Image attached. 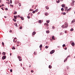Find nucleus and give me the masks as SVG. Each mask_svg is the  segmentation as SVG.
<instances>
[{"instance_id": "4c0bfd02", "label": "nucleus", "mask_w": 75, "mask_h": 75, "mask_svg": "<svg viewBox=\"0 0 75 75\" xmlns=\"http://www.w3.org/2000/svg\"><path fill=\"white\" fill-rule=\"evenodd\" d=\"M10 71L11 72H12L13 71V70H12V69H11L10 70Z\"/></svg>"}, {"instance_id": "4be33fe9", "label": "nucleus", "mask_w": 75, "mask_h": 75, "mask_svg": "<svg viewBox=\"0 0 75 75\" xmlns=\"http://www.w3.org/2000/svg\"><path fill=\"white\" fill-rule=\"evenodd\" d=\"M13 20L14 21H15V22H16V20L15 19H13Z\"/></svg>"}, {"instance_id": "13d9d810", "label": "nucleus", "mask_w": 75, "mask_h": 75, "mask_svg": "<svg viewBox=\"0 0 75 75\" xmlns=\"http://www.w3.org/2000/svg\"><path fill=\"white\" fill-rule=\"evenodd\" d=\"M37 14H40V12H38V13H37Z\"/></svg>"}, {"instance_id": "9b49d317", "label": "nucleus", "mask_w": 75, "mask_h": 75, "mask_svg": "<svg viewBox=\"0 0 75 75\" xmlns=\"http://www.w3.org/2000/svg\"><path fill=\"white\" fill-rule=\"evenodd\" d=\"M62 14H63V15H65L66 14V13H65V12H64V13H62Z\"/></svg>"}, {"instance_id": "9d476101", "label": "nucleus", "mask_w": 75, "mask_h": 75, "mask_svg": "<svg viewBox=\"0 0 75 75\" xmlns=\"http://www.w3.org/2000/svg\"><path fill=\"white\" fill-rule=\"evenodd\" d=\"M46 33L47 34H48L50 33V31H49V30L46 31Z\"/></svg>"}, {"instance_id": "0eeeda50", "label": "nucleus", "mask_w": 75, "mask_h": 75, "mask_svg": "<svg viewBox=\"0 0 75 75\" xmlns=\"http://www.w3.org/2000/svg\"><path fill=\"white\" fill-rule=\"evenodd\" d=\"M68 58V57H67L64 60V62H65V61H67V59Z\"/></svg>"}, {"instance_id": "052dcab7", "label": "nucleus", "mask_w": 75, "mask_h": 75, "mask_svg": "<svg viewBox=\"0 0 75 75\" xmlns=\"http://www.w3.org/2000/svg\"><path fill=\"white\" fill-rule=\"evenodd\" d=\"M64 0H60L61 1H63Z\"/></svg>"}, {"instance_id": "a211bd4d", "label": "nucleus", "mask_w": 75, "mask_h": 75, "mask_svg": "<svg viewBox=\"0 0 75 75\" xmlns=\"http://www.w3.org/2000/svg\"><path fill=\"white\" fill-rule=\"evenodd\" d=\"M15 49H16V48H15V47H14L13 46L12 47V50H15Z\"/></svg>"}, {"instance_id": "603ef678", "label": "nucleus", "mask_w": 75, "mask_h": 75, "mask_svg": "<svg viewBox=\"0 0 75 75\" xmlns=\"http://www.w3.org/2000/svg\"><path fill=\"white\" fill-rule=\"evenodd\" d=\"M1 8L2 10H4V8Z\"/></svg>"}, {"instance_id": "09e8293b", "label": "nucleus", "mask_w": 75, "mask_h": 75, "mask_svg": "<svg viewBox=\"0 0 75 75\" xmlns=\"http://www.w3.org/2000/svg\"><path fill=\"white\" fill-rule=\"evenodd\" d=\"M64 33H67V31L65 30V32H64Z\"/></svg>"}, {"instance_id": "c9c22d12", "label": "nucleus", "mask_w": 75, "mask_h": 75, "mask_svg": "<svg viewBox=\"0 0 75 75\" xmlns=\"http://www.w3.org/2000/svg\"><path fill=\"white\" fill-rule=\"evenodd\" d=\"M62 47H65V44H63L62 45Z\"/></svg>"}, {"instance_id": "f03ea898", "label": "nucleus", "mask_w": 75, "mask_h": 75, "mask_svg": "<svg viewBox=\"0 0 75 75\" xmlns=\"http://www.w3.org/2000/svg\"><path fill=\"white\" fill-rule=\"evenodd\" d=\"M55 52V50H53L51 51L50 52V54H52L53 53H54V52Z\"/></svg>"}, {"instance_id": "c756f323", "label": "nucleus", "mask_w": 75, "mask_h": 75, "mask_svg": "<svg viewBox=\"0 0 75 75\" xmlns=\"http://www.w3.org/2000/svg\"><path fill=\"white\" fill-rule=\"evenodd\" d=\"M45 48H46V49H47V48H48V46H46L45 47Z\"/></svg>"}, {"instance_id": "69168bd1", "label": "nucleus", "mask_w": 75, "mask_h": 75, "mask_svg": "<svg viewBox=\"0 0 75 75\" xmlns=\"http://www.w3.org/2000/svg\"><path fill=\"white\" fill-rule=\"evenodd\" d=\"M67 69H68L69 67H68V66H67Z\"/></svg>"}, {"instance_id": "7ed1b4c3", "label": "nucleus", "mask_w": 75, "mask_h": 75, "mask_svg": "<svg viewBox=\"0 0 75 75\" xmlns=\"http://www.w3.org/2000/svg\"><path fill=\"white\" fill-rule=\"evenodd\" d=\"M6 56H4L2 57V59L3 60H4V59H6Z\"/></svg>"}, {"instance_id": "412c9836", "label": "nucleus", "mask_w": 75, "mask_h": 75, "mask_svg": "<svg viewBox=\"0 0 75 75\" xmlns=\"http://www.w3.org/2000/svg\"><path fill=\"white\" fill-rule=\"evenodd\" d=\"M38 22L39 23H41V20H39V21H38Z\"/></svg>"}, {"instance_id": "f8f14e48", "label": "nucleus", "mask_w": 75, "mask_h": 75, "mask_svg": "<svg viewBox=\"0 0 75 75\" xmlns=\"http://www.w3.org/2000/svg\"><path fill=\"white\" fill-rule=\"evenodd\" d=\"M52 40H55V38H54V36H52Z\"/></svg>"}, {"instance_id": "ddd939ff", "label": "nucleus", "mask_w": 75, "mask_h": 75, "mask_svg": "<svg viewBox=\"0 0 75 75\" xmlns=\"http://www.w3.org/2000/svg\"><path fill=\"white\" fill-rule=\"evenodd\" d=\"M14 24L15 26H16V27H18V26H17V23H15Z\"/></svg>"}, {"instance_id": "a19ab883", "label": "nucleus", "mask_w": 75, "mask_h": 75, "mask_svg": "<svg viewBox=\"0 0 75 75\" xmlns=\"http://www.w3.org/2000/svg\"><path fill=\"white\" fill-rule=\"evenodd\" d=\"M5 10H6V11H7V10H8V8H5Z\"/></svg>"}, {"instance_id": "49530a36", "label": "nucleus", "mask_w": 75, "mask_h": 75, "mask_svg": "<svg viewBox=\"0 0 75 75\" xmlns=\"http://www.w3.org/2000/svg\"><path fill=\"white\" fill-rule=\"evenodd\" d=\"M20 29H22V27L21 26L20 28Z\"/></svg>"}, {"instance_id": "0e129e2a", "label": "nucleus", "mask_w": 75, "mask_h": 75, "mask_svg": "<svg viewBox=\"0 0 75 75\" xmlns=\"http://www.w3.org/2000/svg\"><path fill=\"white\" fill-rule=\"evenodd\" d=\"M70 55L68 56H67L68 58V57H70Z\"/></svg>"}, {"instance_id": "423d86ee", "label": "nucleus", "mask_w": 75, "mask_h": 75, "mask_svg": "<svg viewBox=\"0 0 75 75\" xmlns=\"http://www.w3.org/2000/svg\"><path fill=\"white\" fill-rule=\"evenodd\" d=\"M71 45L72 46H74L75 45V43L74 42H72L71 43Z\"/></svg>"}, {"instance_id": "a878e982", "label": "nucleus", "mask_w": 75, "mask_h": 75, "mask_svg": "<svg viewBox=\"0 0 75 75\" xmlns=\"http://www.w3.org/2000/svg\"><path fill=\"white\" fill-rule=\"evenodd\" d=\"M18 59H21V57H20V56H18Z\"/></svg>"}, {"instance_id": "473e14b6", "label": "nucleus", "mask_w": 75, "mask_h": 75, "mask_svg": "<svg viewBox=\"0 0 75 75\" xmlns=\"http://www.w3.org/2000/svg\"><path fill=\"white\" fill-rule=\"evenodd\" d=\"M33 13H35V11H34L32 12Z\"/></svg>"}, {"instance_id": "bb28decb", "label": "nucleus", "mask_w": 75, "mask_h": 75, "mask_svg": "<svg viewBox=\"0 0 75 75\" xmlns=\"http://www.w3.org/2000/svg\"><path fill=\"white\" fill-rule=\"evenodd\" d=\"M38 11V9H37L35 10V12H37Z\"/></svg>"}, {"instance_id": "393cba45", "label": "nucleus", "mask_w": 75, "mask_h": 75, "mask_svg": "<svg viewBox=\"0 0 75 75\" xmlns=\"http://www.w3.org/2000/svg\"><path fill=\"white\" fill-rule=\"evenodd\" d=\"M14 17L15 19H17V17L15 16H14Z\"/></svg>"}, {"instance_id": "58836bf2", "label": "nucleus", "mask_w": 75, "mask_h": 75, "mask_svg": "<svg viewBox=\"0 0 75 75\" xmlns=\"http://www.w3.org/2000/svg\"><path fill=\"white\" fill-rule=\"evenodd\" d=\"M31 72L32 73H33V72H34V71L33 70H31Z\"/></svg>"}, {"instance_id": "c85d7f7f", "label": "nucleus", "mask_w": 75, "mask_h": 75, "mask_svg": "<svg viewBox=\"0 0 75 75\" xmlns=\"http://www.w3.org/2000/svg\"><path fill=\"white\" fill-rule=\"evenodd\" d=\"M17 14V11L14 12V13H13V14Z\"/></svg>"}, {"instance_id": "20e7f679", "label": "nucleus", "mask_w": 75, "mask_h": 75, "mask_svg": "<svg viewBox=\"0 0 75 75\" xmlns=\"http://www.w3.org/2000/svg\"><path fill=\"white\" fill-rule=\"evenodd\" d=\"M20 18L21 19V20H24V17L22 16L20 17Z\"/></svg>"}, {"instance_id": "f3484780", "label": "nucleus", "mask_w": 75, "mask_h": 75, "mask_svg": "<svg viewBox=\"0 0 75 75\" xmlns=\"http://www.w3.org/2000/svg\"><path fill=\"white\" fill-rule=\"evenodd\" d=\"M2 54H3V55H5L6 54V52H3L2 53Z\"/></svg>"}, {"instance_id": "7c9ffc66", "label": "nucleus", "mask_w": 75, "mask_h": 75, "mask_svg": "<svg viewBox=\"0 0 75 75\" xmlns=\"http://www.w3.org/2000/svg\"><path fill=\"white\" fill-rule=\"evenodd\" d=\"M61 10H62V11H64V8H62L61 9Z\"/></svg>"}, {"instance_id": "bf43d9fd", "label": "nucleus", "mask_w": 75, "mask_h": 75, "mask_svg": "<svg viewBox=\"0 0 75 75\" xmlns=\"http://www.w3.org/2000/svg\"><path fill=\"white\" fill-rule=\"evenodd\" d=\"M19 61H21V59H19Z\"/></svg>"}, {"instance_id": "3c124183", "label": "nucleus", "mask_w": 75, "mask_h": 75, "mask_svg": "<svg viewBox=\"0 0 75 75\" xmlns=\"http://www.w3.org/2000/svg\"><path fill=\"white\" fill-rule=\"evenodd\" d=\"M30 11H33V10L31 9H30Z\"/></svg>"}, {"instance_id": "338daca9", "label": "nucleus", "mask_w": 75, "mask_h": 75, "mask_svg": "<svg viewBox=\"0 0 75 75\" xmlns=\"http://www.w3.org/2000/svg\"><path fill=\"white\" fill-rule=\"evenodd\" d=\"M4 17L5 18H7V17H6V16H5Z\"/></svg>"}, {"instance_id": "774afa93", "label": "nucleus", "mask_w": 75, "mask_h": 75, "mask_svg": "<svg viewBox=\"0 0 75 75\" xmlns=\"http://www.w3.org/2000/svg\"><path fill=\"white\" fill-rule=\"evenodd\" d=\"M21 6V4L19 5V6H20V7Z\"/></svg>"}, {"instance_id": "a18cd8bd", "label": "nucleus", "mask_w": 75, "mask_h": 75, "mask_svg": "<svg viewBox=\"0 0 75 75\" xmlns=\"http://www.w3.org/2000/svg\"><path fill=\"white\" fill-rule=\"evenodd\" d=\"M64 50H67V48L65 47V48H64Z\"/></svg>"}, {"instance_id": "aec40b11", "label": "nucleus", "mask_w": 75, "mask_h": 75, "mask_svg": "<svg viewBox=\"0 0 75 75\" xmlns=\"http://www.w3.org/2000/svg\"><path fill=\"white\" fill-rule=\"evenodd\" d=\"M62 7H65V5H64V4H62Z\"/></svg>"}, {"instance_id": "5701e85b", "label": "nucleus", "mask_w": 75, "mask_h": 75, "mask_svg": "<svg viewBox=\"0 0 75 75\" xmlns=\"http://www.w3.org/2000/svg\"><path fill=\"white\" fill-rule=\"evenodd\" d=\"M70 31H74V29L72 28L71 29Z\"/></svg>"}, {"instance_id": "e2e57ef3", "label": "nucleus", "mask_w": 75, "mask_h": 75, "mask_svg": "<svg viewBox=\"0 0 75 75\" xmlns=\"http://www.w3.org/2000/svg\"><path fill=\"white\" fill-rule=\"evenodd\" d=\"M1 6H4V4H2L1 5Z\"/></svg>"}, {"instance_id": "ea45409f", "label": "nucleus", "mask_w": 75, "mask_h": 75, "mask_svg": "<svg viewBox=\"0 0 75 75\" xmlns=\"http://www.w3.org/2000/svg\"><path fill=\"white\" fill-rule=\"evenodd\" d=\"M27 18H30V16H27Z\"/></svg>"}, {"instance_id": "f704fd0d", "label": "nucleus", "mask_w": 75, "mask_h": 75, "mask_svg": "<svg viewBox=\"0 0 75 75\" xmlns=\"http://www.w3.org/2000/svg\"><path fill=\"white\" fill-rule=\"evenodd\" d=\"M10 2L11 3V4H12V0H10Z\"/></svg>"}, {"instance_id": "dca6fc26", "label": "nucleus", "mask_w": 75, "mask_h": 75, "mask_svg": "<svg viewBox=\"0 0 75 75\" xmlns=\"http://www.w3.org/2000/svg\"><path fill=\"white\" fill-rule=\"evenodd\" d=\"M46 22H47V23H50V20H47L46 21Z\"/></svg>"}, {"instance_id": "6e6d98bb", "label": "nucleus", "mask_w": 75, "mask_h": 75, "mask_svg": "<svg viewBox=\"0 0 75 75\" xmlns=\"http://www.w3.org/2000/svg\"><path fill=\"white\" fill-rule=\"evenodd\" d=\"M60 35H62V33H60Z\"/></svg>"}, {"instance_id": "39448f33", "label": "nucleus", "mask_w": 75, "mask_h": 75, "mask_svg": "<svg viewBox=\"0 0 75 75\" xmlns=\"http://www.w3.org/2000/svg\"><path fill=\"white\" fill-rule=\"evenodd\" d=\"M35 34H36V32H35V31H34L33 32L32 34V35H34Z\"/></svg>"}, {"instance_id": "c03bdc74", "label": "nucleus", "mask_w": 75, "mask_h": 75, "mask_svg": "<svg viewBox=\"0 0 75 75\" xmlns=\"http://www.w3.org/2000/svg\"><path fill=\"white\" fill-rule=\"evenodd\" d=\"M2 44L3 45H4V42H2Z\"/></svg>"}, {"instance_id": "2eb2a0df", "label": "nucleus", "mask_w": 75, "mask_h": 75, "mask_svg": "<svg viewBox=\"0 0 75 75\" xmlns=\"http://www.w3.org/2000/svg\"><path fill=\"white\" fill-rule=\"evenodd\" d=\"M49 68H50V69H51V68H52V66H51L50 65L49 66Z\"/></svg>"}, {"instance_id": "b1692460", "label": "nucleus", "mask_w": 75, "mask_h": 75, "mask_svg": "<svg viewBox=\"0 0 75 75\" xmlns=\"http://www.w3.org/2000/svg\"><path fill=\"white\" fill-rule=\"evenodd\" d=\"M34 54L35 55H36L37 53L36 52H35L34 53Z\"/></svg>"}, {"instance_id": "72a5a7b5", "label": "nucleus", "mask_w": 75, "mask_h": 75, "mask_svg": "<svg viewBox=\"0 0 75 75\" xmlns=\"http://www.w3.org/2000/svg\"><path fill=\"white\" fill-rule=\"evenodd\" d=\"M45 16H48V13H45Z\"/></svg>"}, {"instance_id": "cd10ccee", "label": "nucleus", "mask_w": 75, "mask_h": 75, "mask_svg": "<svg viewBox=\"0 0 75 75\" xmlns=\"http://www.w3.org/2000/svg\"><path fill=\"white\" fill-rule=\"evenodd\" d=\"M71 8H69V9H68V10H67V11H70V10H71Z\"/></svg>"}, {"instance_id": "6ab92c4d", "label": "nucleus", "mask_w": 75, "mask_h": 75, "mask_svg": "<svg viewBox=\"0 0 75 75\" xmlns=\"http://www.w3.org/2000/svg\"><path fill=\"white\" fill-rule=\"evenodd\" d=\"M46 8L47 9V10H48L49 9V7H48V6H46Z\"/></svg>"}, {"instance_id": "e433bc0d", "label": "nucleus", "mask_w": 75, "mask_h": 75, "mask_svg": "<svg viewBox=\"0 0 75 75\" xmlns=\"http://www.w3.org/2000/svg\"><path fill=\"white\" fill-rule=\"evenodd\" d=\"M10 6H11V7H13V5H11V4H10Z\"/></svg>"}, {"instance_id": "864d4df0", "label": "nucleus", "mask_w": 75, "mask_h": 75, "mask_svg": "<svg viewBox=\"0 0 75 75\" xmlns=\"http://www.w3.org/2000/svg\"><path fill=\"white\" fill-rule=\"evenodd\" d=\"M20 43V42H17V44H19Z\"/></svg>"}, {"instance_id": "1a4fd4ad", "label": "nucleus", "mask_w": 75, "mask_h": 75, "mask_svg": "<svg viewBox=\"0 0 75 75\" xmlns=\"http://www.w3.org/2000/svg\"><path fill=\"white\" fill-rule=\"evenodd\" d=\"M45 25H46V26H47V27H48V23H45L44 24Z\"/></svg>"}, {"instance_id": "5fc2aeb1", "label": "nucleus", "mask_w": 75, "mask_h": 75, "mask_svg": "<svg viewBox=\"0 0 75 75\" xmlns=\"http://www.w3.org/2000/svg\"><path fill=\"white\" fill-rule=\"evenodd\" d=\"M65 11H67V9H65Z\"/></svg>"}, {"instance_id": "6e6552de", "label": "nucleus", "mask_w": 75, "mask_h": 75, "mask_svg": "<svg viewBox=\"0 0 75 75\" xmlns=\"http://www.w3.org/2000/svg\"><path fill=\"white\" fill-rule=\"evenodd\" d=\"M75 20L74 19L73 21H72L71 23H75Z\"/></svg>"}, {"instance_id": "79ce46f5", "label": "nucleus", "mask_w": 75, "mask_h": 75, "mask_svg": "<svg viewBox=\"0 0 75 75\" xmlns=\"http://www.w3.org/2000/svg\"><path fill=\"white\" fill-rule=\"evenodd\" d=\"M72 3H75V1H72Z\"/></svg>"}, {"instance_id": "de8ad7c7", "label": "nucleus", "mask_w": 75, "mask_h": 75, "mask_svg": "<svg viewBox=\"0 0 75 75\" xmlns=\"http://www.w3.org/2000/svg\"><path fill=\"white\" fill-rule=\"evenodd\" d=\"M18 17H19L20 18V17H21L20 16V15H18Z\"/></svg>"}, {"instance_id": "4468645a", "label": "nucleus", "mask_w": 75, "mask_h": 75, "mask_svg": "<svg viewBox=\"0 0 75 75\" xmlns=\"http://www.w3.org/2000/svg\"><path fill=\"white\" fill-rule=\"evenodd\" d=\"M40 48H42V45L41 44L39 46Z\"/></svg>"}, {"instance_id": "8fccbe9b", "label": "nucleus", "mask_w": 75, "mask_h": 75, "mask_svg": "<svg viewBox=\"0 0 75 75\" xmlns=\"http://www.w3.org/2000/svg\"><path fill=\"white\" fill-rule=\"evenodd\" d=\"M12 32V30H10L9 31V32L10 33H11Z\"/></svg>"}, {"instance_id": "f257e3e1", "label": "nucleus", "mask_w": 75, "mask_h": 75, "mask_svg": "<svg viewBox=\"0 0 75 75\" xmlns=\"http://www.w3.org/2000/svg\"><path fill=\"white\" fill-rule=\"evenodd\" d=\"M68 26V23H65L64 25H63L62 26V28H67Z\"/></svg>"}, {"instance_id": "680f3d73", "label": "nucleus", "mask_w": 75, "mask_h": 75, "mask_svg": "<svg viewBox=\"0 0 75 75\" xmlns=\"http://www.w3.org/2000/svg\"><path fill=\"white\" fill-rule=\"evenodd\" d=\"M33 13H31V16H33Z\"/></svg>"}, {"instance_id": "2f4dec72", "label": "nucleus", "mask_w": 75, "mask_h": 75, "mask_svg": "<svg viewBox=\"0 0 75 75\" xmlns=\"http://www.w3.org/2000/svg\"><path fill=\"white\" fill-rule=\"evenodd\" d=\"M60 1H59L58 0L57 1V3H59Z\"/></svg>"}, {"instance_id": "37998d69", "label": "nucleus", "mask_w": 75, "mask_h": 75, "mask_svg": "<svg viewBox=\"0 0 75 75\" xmlns=\"http://www.w3.org/2000/svg\"><path fill=\"white\" fill-rule=\"evenodd\" d=\"M52 28L53 29H54V28H55V27H54V26H53L52 27Z\"/></svg>"}, {"instance_id": "4d7b16f0", "label": "nucleus", "mask_w": 75, "mask_h": 75, "mask_svg": "<svg viewBox=\"0 0 75 75\" xmlns=\"http://www.w3.org/2000/svg\"><path fill=\"white\" fill-rule=\"evenodd\" d=\"M65 8L66 9H68V7H66Z\"/></svg>"}]
</instances>
